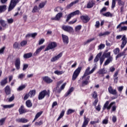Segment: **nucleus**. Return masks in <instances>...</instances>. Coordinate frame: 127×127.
I'll return each mask as SVG.
<instances>
[{
  "mask_svg": "<svg viewBox=\"0 0 127 127\" xmlns=\"http://www.w3.org/2000/svg\"><path fill=\"white\" fill-rule=\"evenodd\" d=\"M103 57H104L105 58H108L107 60L105 61L104 65L107 66V65H109L112 61H113V57H111V52H109L108 53H104L103 55Z\"/></svg>",
  "mask_w": 127,
  "mask_h": 127,
  "instance_id": "1",
  "label": "nucleus"
},
{
  "mask_svg": "<svg viewBox=\"0 0 127 127\" xmlns=\"http://www.w3.org/2000/svg\"><path fill=\"white\" fill-rule=\"evenodd\" d=\"M45 96H47L48 97H50V90H44L42 91L39 94L38 99L42 100L45 98Z\"/></svg>",
  "mask_w": 127,
  "mask_h": 127,
  "instance_id": "2",
  "label": "nucleus"
},
{
  "mask_svg": "<svg viewBox=\"0 0 127 127\" xmlns=\"http://www.w3.org/2000/svg\"><path fill=\"white\" fill-rule=\"evenodd\" d=\"M115 104H116V102H111L110 104V101H107L103 106V111H105V110H107V111H110V110H111V108H112V107H113V106L115 105Z\"/></svg>",
  "mask_w": 127,
  "mask_h": 127,
  "instance_id": "3",
  "label": "nucleus"
},
{
  "mask_svg": "<svg viewBox=\"0 0 127 127\" xmlns=\"http://www.w3.org/2000/svg\"><path fill=\"white\" fill-rule=\"evenodd\" d=\"M90 69H91V67H90V66H88L86 69L84 74L82 77V79H84V78H85V77H86V76L91 75V74H93V73H94V71L96 70V67H94L91 70H90Z\"/></svg>",
  "mask_w": 127,
  "mask_h": 127,
  "instance_id": "4",
  "label": "nucleus"
},
{
  "mask_svg": "<svg viewBox=\"0 0 127 127\" xmlns=\"http://www.w3.org/2000/svg\"><path fill=\"white\" fill-rule=\"evenodd\" d=\"M82 70V67L80 66L78 67L73 72V74L72 75V80L75 81L76 79H77V77L79 76V74H80V72H81V70Z\"/></svg>",
  "mask_w": 127,
  "mask_h": 127,
  "instance_id": "5",
  "label": "nucleus"
},
{
  "mask_svg": "<svg viewBox=\"0 0 127 127\" xmlns=\"http://www.w3.org/2000/svg\"><path fill=\"white\" fill-rule=\"evenodd\" d=\"M19 1V0H11L8 7V11H11L13 8H14V7H15L16 3H18Z\"/></svg>",
  "mask_w": 127,
  "mask_h": 127,
  "instance_id": "6",
  "label": "nucleus"
},
{
  "mask_svg": "<svg viewBox=\"0 0 127 127\" xmlns=\"http://www.w3.org/2000/svg\"><path fill=\"white\" fill-rule=\"evenodd\" d=\"M79 13L80 11L79 10H77L68 14L66 16V19L65 20L66 22H68V21L71 19V17H73V16H74V15H78V14Z\"/></svg>",
  "mask_w": 127,
  "mask_h": 127,
  "instance_id": "7",
  "label": "nucleus"
},
{
  "mask_svg": "<svg viewBox=\"0 0 127 127\" xmlns=\"http://www.w3.org/2000/svg\"><path fill=\"white\" fill-rule=\"evenodd\" d=\"M57 44L55 42H53L50 43L46 48L45 49V51H48V50H50V49H53L54 48H55V47H57Z\"/></svg>",
  "mask_w": 127,
  "mask_h": 127,
  "instance_id": "8",
  "label": "nucleus"
},
{
  "mask_svg": "<svg viewBox=\"0 0 127 127\" xmlns=\"http://www.w3.org/2000/svg\"><path fill=\"white\" fill-rule=\"evenodd\" d=\"M62 29H63L64 31L69 32V33H70V32H73V31H74L73 27L68 25H63L62 26Z\"/></svg>",
  "mask_w": 127,
  "mask_h": 127,
  "instance_id": "9",
  "label": "nucleus"
},
{
  "mask_svg": "<svg viewBox=\"0 0 127 127\" xmlns=\"http://www.w3.org/2000/svg\"><path fill=\"white\" fill-rule=\"evenodd\" d=\"M122 44L121 46V48L122 49H123V48H124L125 46H126V45H127V38L126 37V35H124L122 38Z\"/></svg>",
  "mask_w": 127,
  "mask_h": 127,
  "instance_id": "10",
  "label": "nucleus"
},
{
  "mask_svg": "<svg viewBox=\"0 0 127 127\" xmlns=\"http://www.w3.org/2000/svg\"><path fill=\"white\" fill-rule=\"evenodd\" d=\"M15 66L17 70H19L20 69V59L17 58L15 61Z\"/></svg>",
  "mask_w": 127,
  "mask_h": 127,
  "instance_id": "11",
  "label": "nucleus"
},
{
  "mask_svg": "<svg viewBox=\"0 0 127 127\" xmlns=\"http://www.w3.org/2000/svg\"><path fill=\"white\" fill-rule=\"evenodd\" d=\"M63 16V13L60 12L58 13L55 17L52 18V20H57L59 21V20H60L61 17Z\"/></svg>",
  "mask_w": 127,
  "mask_h": 127,
  "instance_id": "12",
  "label": "nucleus"
},
{
  "mask_svg": "<svg viewBox=\"0 0 127 127\" xmlns=\"http://www.w3.org/2000/svg\"><path fill=\"white\" fill-rule=\"evenodd\" d=\"M44 48H45V46H42L40 48H38L33 54V56H37L40 54V52H41L42 49H44Z\"/></svg>",
  "mask_w": 127,
  "mask_h": 127,
  "instance_id": "13",
  "label": "nucleus"
},
{
  "mask_svg": "<svg viewBox=\"0 0 127 127\" xmlns=\"http://www.w3.org/2000/svg\"><path fill=\"white\" fill-rule=\"evenodd\" d=\"M62 37L63 41L64 44L67 45L68 44V43H69V38L67 37V35L62 34Z\"/></svg>",
  "mask_w": 127,
  "mask_h": 127,
  "instance_id": "14",
  "label": "nucleus"
},
{
  "mask_svg": "<svg viewBox=\"0 0 127 127\" xmlns=\"http://www.w3.org/2000/svg\"><path fill=\"white\" fill-rule=\"evenodd\" d=\"M108 92L109 93H110V94H111L112 95L118 94V92H117V90L113 89V87H112L111 86L109 87Z\"/></svg>",
  "mask_w": 127,
  "mask_h": 127,
  "instance_id": "15",
  "label": "nucleus"
},
{
  "mask_svg": "<svg viewBox=\"0 0 127 127\" xmlns=\"http://www.w3.org/2000/svg\"><path fill=\"white\" fill-rule=\"evenodd\" d=\"M62 53H61L58 55L53 57L51 60V62H55V61H57V60H59V58H61V57H62Z\"/></svg>",
  "mask_w": 127,
  "mask_h": 127,
  "instance_id": "16",
  "label": "nucleus"
},
{
  "mask_svg": "<svg viewBox=\"0 0 127 127\" xmlns=\"http://www.w3.org/2000/svg\"><path fill=\"white\" fill-rule=\"evenodd\" d=\"M80 18L84 23H87L90 20V18L88 15H82L80 16Z\"/></svg>",
  "mask_w": 127,
  "mask_h": 127,
  "instance_id": "17",
  "label": "nucleus"
},
{
  "mask_svg": "<svg viewBox=\"0 0 127 127\" xmlns=\"http://www.w3.org/2000/svg\"><path fill=\"white\" fill-rule=\"evenodd\" d=\"M20 115H22V114H25L26 113V109L24 108V106L21 105L18 110Z\"/></svg>",
  "mask_w": 127,
  "mask_h": 127,
  "instance_id": "18",
  "label": "nucleus"
},
{
  "mask_svg": "<svg viewBox=\"0 0 127 127\" xmlns=\"http://www.w3.org/2000/svg\"><path fill=\"white\" fill-rule=\"evenodd\" d=\"M43 79L44 82L47 83V84H50V83H52V82H53V80L51 79V78L48 76H45Z\"/></svg>",
  "mask_w": 127,
  "mask_h": 127,
  "instance_id": "19",
  "label": "nucleus"
},
{
  "mask_svg": "<svg viewBox=\"0 0 127 127\" xmlns=\"http://www.w3.org/2000/svg\"><path fill=\"white\" fill-rule=\"evenodd\" d=\"M89 122H90V119L89 118H87L86 116L84 117V122L82 124V127H86L89 124Z\"/></svg>",
  "mask_w": 127,
  "mask_h": 127,
  "instance_id": "20",
  "label": "nucleus"
},
{
  "mask_svg": "<svg viewBox=\"0 0 127 127\" xmlns=\"http://www.w3.org/2000/svg\"><path fill=\"white\" fill-rule=\"evenodd\" d=\"M16 123H22L23 124H25L26 123L28 122V120L25 118L17 119H16Z\"/></svg>",
  "mask_w": 127,
  "mask_h": 127,
  "instance_id": "21",
  "label": "nucleus"
},
{
  "mask_svg": "<svg viewBox=\"0 0 127 127\" xmlns=\"http://www.w3.org/2000/svg\"><path fill=\"white\" fill-rule=\"evenodd\" d=\"M88 80H90V76H87L86 79L85 80L82 81V86H87L90 81H88Z\"/></svg>",
  "mask_w": 127,
  "mask_h": 127,
  "instance_id": "22",
  "label": "nucleus"
},
{
  "mask_svg": "<svg viewBox=\"0 0 127 127\" xmlns=\"http://www.w3.org/2000/svg\"><path fill=\"white\" fill-rule=\"evenodd\" d=\"M98 74L99 75H102V76H104V74H106L107 73V71L104 68H102L99 70V71L97 72Z\"/></svg>",
  "mask_w": 127,
  "mask_h": 127,
  "instance_id": "23",
  "label": "nucleus"
},
{
  "mask_svg": "<svg viewBox=\"0 0 127 127\" xmlns=\"http://www.w3.org/2000/svg\"><path fill=\"white\" fill-rule=\"evenodd\" d=\"M78 2H79V0H76L74 1L71 2L69 4L66 6V8H67V9H69L70 7H71V6H73L74 4H76V3H78Z\"/></svg>",
  "mask_w": 127,
  "mask_h": 127,
  "instance_id": "24",
  "label": "nucleus"
},
{
  "mask_svg": "<svg viewBox=\"0 0 127 127\" xmlns=\"http://www.w3.org/2000/svg\"><path fill=\"white\" fill-rule=\"evenodd\" d=\"M6 10V5H0V13Z\"/></svg>",
  "mask_w": 127,
  "mask_h": 127,
  "instance_id": "25",
  "label": "nucleus"
},
{
  "mask_svg": "<svg viewBox=\"0 0 127 127\" xmlns=\"http://www.w3.org/2000/svg\"><path fill=\"white\" fill-rule=\"evenodd\" d=\"M111 32L109 31L104 32V33H100L98 35L99 36H106V35H110Z\"/></svg>",
  "mask_w": 127,
  "mask_h": 127,
  "instance_id": "26",
  "label": "nucleus"
},
{
  "mask_svg": "<svg viewBox=\"0 0 127 127\" xmlns=\"http://www.w3.org/2000/svg\"><path fill=\"white\" fill-rule=\"evenodd\" d=\"M1 107H3V109H10L11 108H13L14 106V104H11V105H1Z\"/></svg>",
  "mask_w": 127,
  "mask_h": 127,
  "instance_id": "27",
  "label": "nucleus"
},
{
  "mask_svg": "<svg viewBox=\"0 0 127 127\" xmlns=\"http://www.w3.org/2000/svg\"><path fill=\"white\" fill-rule=\"evenodd\" d=\"M94 2L93 1H89L87 4V8H92L94 6Z\"/></svg>",
  "mask_w": 127,
  "mask_h": 127,
  "instance_id": "28",
  "label": "nucleus"
},
{
  "mask_svg": "<svg viewBox=\"0 0 127 127\" xmlns=\"http://www.w3.org/2000/svg\"><path fill=\"white\" fill-rule=\"evenodd\" d=\"M102 56V53H99L97 55L94 60V63L98 62L99 61V58Z\"/></svg>",
  "mask_w": 127,
  "mask_h": 127,
  "instance_id": "29",
  "label": "nucleus"
},
{
  "mask_svg": "<svg viewBox=\"0 0 127 127\" xmlns=\"http://www.w3.org/2000/svg\"><path fill=\"white\" fill-rule=\"evenodd\" d=\"M4 89L6 94L10 95V88H9V86H6Z\"/></svg>",
  "mask_w": 127,
  "mask_h": 127,
  "instance_id": "30",
  "label": "nucleus"
},
{
  "mask_svg": "<svg viewBox=\"0 0 127 127\" xmlns=\"http://www.w3.org/2000/svg\"><path fill=\"white\" fill-rule=\"evenodd\" d=\"M32 57V53H29L27 54H25L23 56V57L25 59H27L28 58H30V57Z\"/></svg>",
  "mask_w": 127,
  "mask_h": 127,
  "instance_id": "31",
  "label": "nucleus"
},
{
  "mask_svg": "<svg viewBox=\"0 0 127 127\" xmlns=\"http://www.w3.org/2000/svg\"><path fill=\"white\" fill-rule=\"evenodd\" d=\"M26 106L27 108H31V107H32V103L30 100L26 101Z\"/></svg>",
  "mask_w": 127,
  "mask_h": 127,
  "instance_id": "32",
  "label": "nucleus"
},
{
  "mask_svg": "<svg viewBox=\"0 0 127 127\" xmlns=\"http://www.w3.org/2000/svg\"><path fill=\"white\" fill-rule=\"evenodd\" d=\"M35 94H36V91L35 90H31L29 92V95H30L31 98H32V97H34V96H35Z\"/></svg>",
  "mask_w": 127,
  "mask_h": 127,
  "instance_id": "33",
  "label": "nucleus"
},
{
  "mask_svg": "<svg viewBox=\"0 0 127 127\" xmlns=\"http://www.w3.org/2000/svg\"><path fill=\"white\" fill-rule=\"evenodd\" d=\"M64 114H65V111L63 110L62 111V112L61 113V114L60 115V116L59 117V118L57 120V122H58V121H59L61 119H62V118H63V117H64Z\"/></svg>",
  "mask_w": 127,
  "mask_h": 127,
  "instance_id": "34",
  "label": "nucleus"
},
{
  "mask_svg": "<svg viewBox=\"0 0 127 127\" xmlns=\"http://www.w3.org/2000/svg\"><path fill=\"white\" fill-rule=\"evenodd\" d=\"M81 29H82V26L81 25H79L76 26L75 27L74 30L76 32H79Z\"/></svg>",
  "mask_w": 127,
  "mask_h": 127,
  "instance_id": "35",
  "label": "nucleus"
},
{
  "mask_svg": "<svg viewBox=\"0 0 127 127\" xmlns=\"http://www.w3.org/2000/svg\"><path fill=\"white\" fill-rule=\"evenodd\" d=\"M0 24H1L2 27H6V23H5V21L1 19H0Z\"/></svg>",
  "mask_w": 127,
  "mask_h": 127,
  "instance_id": "36",
  "label": "nucleus"
},
{
  "mask_svg": "<svg viewBox=\"0 0 127 127\" xmlns=\"http://www.w3.org/2000/svg\"><path fill=\"white\" fill-rule=\"evenodd\" d=\"M103 15L104 16H106V17H109V16L110 17H113V14H112V13H111V12H107L105 13H103Z\"/></svg>",
  "mask_w": 127,
  "mask_h": 127,
  "instance_id": "37",
  "label": "nucleus"
},
{
  "mask_svg": "<svg viewBox=\"0 0 127 127\" xmlns=\"http://www.w3.org/2000/svg\"><path fill=\"white\" fill-rule=\"evenodd\" d=\"M126 53V52L123 51L122 53H120L116 57V60L118 59V58H120V57H122V56H124L125 55V54Z\"/></svg>",
  "mask_w": 127,
  "mask_h": 127,
  "instance_id": "38",
  "label": "nucleus"
},
{
  "mask_svg": "<svg viewBox=\"0 0 127 127\" xmlns=\"http://www.w3.org/2000/svg\"><path fill=\"white\" fill-rule=\"evenodd\" d=\"M24 78H25V74L21 73L18 75V79H20V80H23Z\"/></svg>",
  "mask_w": 127,
  "mask_h": 127,
  "instance_id": "39",
  "label": "nucleus"
},
{
  "mask_svg": "<svg viewBox=\"0 0 127 127\" xmlns=\"http://www.w3.org/2000/svg\"><path fill=\"white\" fill-rule=\"evenodd\" d=\"M73 91H74V87H72L67 91V93L65 95L66 97H68V95H70V94H71L72 92H73Z\"/></svg>",
  "mask_w": 127,
  "mask_h": 127,
  "instance_id": "40",
  "label": "nucleus"
},
{
  "mask_svg": "<svg viewBox=\"0 0 127 127\" xmlns=\"http://www.w3.org/2000/svg\"><path fill=\"white\" fill-rule=\"evenodd\" d=\"M13 48L15 49H19V43L17 42H15L13 45Z\"/></svg>",
  "mask_w": 127,
  "mask_h": 127,
  "instance_id": "41",
  "label": "nucleus"
},
{
  "mask_svg": "<svg viewBox=\"0 0 127 127\" xmlns=\"http://www.w3.org/2000/svg\"><path fill=\"white\" fill-rule=\"evenodd\" d=\"M91 96L94 99H97V98H98V93H97L96 91H94L92 93Z\"/></svg>",
  "mask_w": 127,
  "mask_h": 127,
  "instance_id": "42",
  "label": "nucleus"
},
{
  "mask_svg": "<svg viewBox=\"0 0 127 127\" xmlns=\"http://www.w3.org/2000/svg\"><path fill=\"white\" fill-rule=\"evenodd\" d=\"M39 9H40L39 8H38V7H37V6H35L32 11V12L33 13H35V12H37L38 11V10H39Z\"/></svg>",
  "mask_w": 127,
  "mask_h": 127,
  "instance_id": "43",
  "label": "nucleus"
},
{
  "mask_svg": "<svg viewBox=\"0 0 127 127\" xmlns=\"http://www.w3.org/2000/svg\"><path fill=\"white\" fill-rule=\"evenodd\" d=\"M6 83H7V78H4L3 80H2L1 81V86H4V85H5V84H6Z\"/></svg>",
  "mask_w": 127,
  "mask_h": 127,
  "instance_id": "44",
  "label": "nucleus"
},
{
  "mask_svg": "<svg viewBox=\"0 0 127 127\" xmlns=\"http://www.w3.org/2000/svg\"><path fill=\"white\" fill-rule=\"evenodd\" d=\"M54 73L56 75H62V74H64V71H59V70H56V71H54Z\"/></svg>",
  "mask_w": 127,
  "mask_h": 127,
  "instance_id": "45",
  "label": "nucleus"
},
{
  "mask_svg": "<svg viewBox=\"0 0 127 127\" xmlns=\"http://www.w3.org/2000/svg\"><path fill=\"white\" fill-rule=\"evenodd\" d=\"M25 85H21L17 89V91H22L23 89H25Z\"/></svg>",
  "mask_w": 127,
  "mask_h": 127,
  "instance_id": "46",
  "label": "nucleus"
},
{
  "mask_svg": "<svg viewBox=\"0 0 127 127\" xmlns=\"http://www.w3.org/2000/svg\"><path fill=\"white\" fill-rule=\"evenodd\" d=\"M5 120H6V118H2L0 120V126H3L4 122H5Z\"/></svg>",
  "mask_w": 127,
  "mask_h": 127,
  "instance_id": "47",
  "label": "nucleus"
},
{
  "mask_svg": "<svg viewBox=\"0 0 127 127\" xmlns=\"http://www.w3.org/2000/svg\"><path fill=\"white\" fill-rule=\"evenodd\" d=\"M62 83H63V81H60L59 82H58L57 83V87L56 88H55V91L57 90V89H59V86H60V85H61V84H62Z\"/></svg>",
  "mask_w": 127,
  "mask_h": 127,
  "instance_id": "48",
  "label": "nucleus"
},
{
  "mask_svg": "<svg viewBox=\"0 0 127 127\" xmlns=\"http://www.w3.org/2000/svg\"><path fill=\"white\" fill-rule=\"evenodd\" d=\"M26 44H27V41H22V42H21L20 43V46L22 47H23V46H25V45H26Z\"/></svg>",
  "mask_w": 127,
  "mask_h": 127,
  "instance_id": "49",
  "label": "nucleus"
},
{
  "mask_svg": "<svg viewBox=\"0 0 127 127\" xmlns=\"http://www.w3.org/2000/svg\"><path fill=\"white\" fill-rule=\"evenodd\" d=\"M55 90V88H54L53 89V92H55V93H58V94H60L61 93V91H62V89H59V88H58L57 89Z\"/></svg>",
  "mask_w": 127,
  "mask_h": 127,
  "instance_id": "50",
  "label": "nucleus"
},
{
  "mask_svg": "<svg viewBox=\"0 0 127 127\" xmlns=\"http://www.w3.org/2000/svg\"><path fill=\"white\" fill-rule=\"evenodd\" d=\"M46 3L44 2L40 3L39 4V8H43V7L45 6Z\"/></svg>",
  "mask_w": 127,
  "mask_h": 127,
  "instance_id": "51",
  "label": "nucleus"
},
{
  "mask_svg": "<svg viewBox=\"0 0 127 127\" xmlns=\"http://www.w3.org/2000/svg\"><path fill=\"white\" fill-rule=\"evenodd\" d=\"M73 113H75V110L72 109H68L67 111V115H69L70 114H72Z\"/></svg>",
  "mask_w": 127,
  "mask_h": 127,
  "instance_id": "52",
  "label": "nucleus"
},
{
  "mask_svg": "<svg viewBox=\"0 0 127 127\" xmlns=\"http://www.w3.org/2000/svg\"><path fill=\"white\" fill-rule=\"evenodd\" d=\"M41 115H42V112H40L38 113L36 115V116H35V119H37H37H38V118H39V117H40V116H41Z\"/></svg>",
  "mask_w": 127,
  "mask_h": 127,
  "instance_id": "53",
  "label": "nucleus"
},
{
  "mask_svg": "<svg viewBox=\"0 0 127 127\" xmlns=\"http://www.w3.org/2000/svg\"><path fill=\"white\" fill-rule=\"evenodd\" d=\"M14 21V20L13 18H10V19H7V23H8L9 24H11V23H12Z\"/></svg>",
  "mask_w": 127,
  "mask_h": 127,
  "instance_id": "54",
  "label": "nucleus"
},
{
  "mask_svg": "<svg viewBox=\"0 0 127 127\" xmlns=\"http://www.w3.org/2000/svg\"><path fill=\"white\" fill-rule=\"evenodd\" d=\"M117 0H112V8L114 9L115 7H116V1Z\"/></svg>",
  "mask_w": 127,
  "mask_h": 127,
  "instance_id": "55",
  "label": "nucleus"
},
{
  "mask_svg": "<svg viewBox=\"0 0 127 127\" xmlns=\"http://www.w3.org/2000/svg\"><path fill=\"white\" fill-rule=\"evenodd\" d=\"M93 40H95V38H93L87 40V41L85 42V44H88V43H90V42H92V41H93Z\"/></svg>",
  "mask_w": 127,
  "mask_h": 127,
  "instance_id": "56",
  "label": "nucleus"
},
{
  "mask_svg": "<svg viewBox=\"0 0 127 127\" xmlns=\"http://www.w3.org/2000/svg\"><path fill=\"white\" fill-rule=\"evenodd\" d=\"M120 52V49L119 48H117L114 50V53L115 55H117Z\"/></svg>",
  "mask_w": 127,
  "mask_h": 127,
  "instance_id": "57",
  "label": "nucleus"
},
{
  "mask_svg": "<svg viewBox=\"0 0 127 127\" xmlns=\"http://www.w3.org/2000/svg\"><path fill=\"white\" fill-rule=\"evenodd\" d=\"M118 90L119 92H120V93L122 94V92H123V90H124V86H122L118 87Z\"/></svg>",
  "mask_w": 127,
  "mask_h": 127,
  "instance_id": "58",
  "label": "nucleus"
},
{
  "mask_svg": "<svg viewBox=\"0 0 127 127\" xmlns=\"http://www.w3.org/2000/svg\"><path fill=\"white\" fill-rule=\"evenodd\" d=\"M109 123V120L108 119H104L102 121L103 125H107V124Z\"/></svg>",
  "mask_w": 127,
  "mask_h": 127,
  "instance_id": "59",
  "label": "nucleus"
},
{
  "mask_svg": "<svg viewBox=\"0 0 127 127\" xmlns=\"http://www.w3.org/2000/svg\"><path fill=\"white\" fill-rule=\"evenodd\" d=\"M27 68H28V64H24L23 66V69H22L23 71H25V70H26Z\"/></svg>",
  "mask_w": 127,
  "mask_h": 127,
  "instance_id": "60",
  "label": "nucleus"
},
{
  "mask_svg": "<svg viewBox=\"0 0 127 127\" xmlns=\"http://www.w3.org/2000/svg\"><path fill=\"white\" fill-rule=\"evenodd\" d=\"M43 124V122H42V121H40L39 122H36L35 123V126H41Z\"/></svg>",
  "mask_w": 127,
  "mask_h": 127,
  "instance_id": "61",
  "label": "nucleus"
},
{
  "mask_svg": "<svg viewBox=\"0 0 127 127\" xmlns=\"http://www.w3.org/2000/svg\"><path fill=\"white\" fill-rule=\"evenodd\" d=\"M105 61V57H103V56L100 58V65H102L103 64V63Z\"/></svg>",
  "mask_w": 127,
  "mask_h": 127,
  "instance_id": "62",
  "label": "nucleus"
},
{
  "mask_svg": "<svg viewBox=\"0 0 127 127\" xmlns=\"http://www.w3.org/2000/svg\"><path fill=\"white\" fill-rule=\"evenodd\" d=\"M105 46V44H100V45L98 46V48H99V49H100V50L104 49Z\"/></svg>",
  "mask_w": 127,
  "mask_h": 127,
  "instance_id": "63",
  "label": "nucleus"
},
{
  "mask_svg": "<svg viewBox=\"0 0 127 127\" xmlns=\"http://www.w3.org/2000/svg\"><path fill=\"white\" fill-rule=\"evenodd\" d=\"M127 30V26H123L121 27V30L120 31H126Z\"/></svg>",
  "mask_w": 127,
  "mask_h": 127,
  "instance_id": "64",
  "label": "nucleus"
}]
</instances>
